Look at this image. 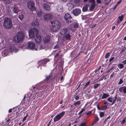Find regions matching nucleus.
Masks as SVG:
<instances>
[{
    "mask_svg": "<svg viewBox=\"0 0 126 126\" xmlns=\"http://www.w3.org/2000/svg\"><path fill=\"white\" fill-rule=\"evenodd\" d=\"M38 32V29L36 28H33L31 29L29 32V37L31 38H33L36 36V37L35 39V41L37 43L40 42L42 39L41 36L39 35H37Z\"/></svg>",
    "mask_w": 126,
    "mask_h": 126,
    "instance_id": "nucleus-1",
    "label": "nucleus"
},
{
    "mask_svg": "<svg viewBox=\"0 0 126 126\" xmlns=\"http://www.w3.org/2000/svg\"><path fill=\"white\" fill-rule=\"evenodd\" d=\"M51 24L49 26V28L51 32L56 31L60 28L61 23L57 20H52L50 21Z\"/></svg>",
    "mask_w": 126,
    "mask_h": 126,
    "instance_id": "nucleus-2",
    "label": "nucleus"
},
{
    "mask_svg": "<svg viewBox=\"0 0 126 126\" xmlns=\"http://www.w3.org/2000/svg\"><path fill=\"white\" fill-rule=\"evenodd\" d=\"M16 37H14V40L16 43H19L21 41L24 39V35L23 32H18L16 35Z\"/></svg>",
    "mask_w": 126,
    "mask_h": 126,
    "instance_id": "nucleus-3",
    "label": "nucleus"
},
{
    "mask_svg": "<svg viewBox=\"0 0 126 126\" xmlns=\"http://www.w3.org/2000/svg\"><path fill=\"white\" fill-rule=\"evenodd\" d=\"M3 25L7 29H10L12 26L11 20L9 18H6L4 19L3 22Z\"/></svg>",
    "mask_w": 126,
    "mask_h": 126,
    "instance_id": "nucleus-4",
    "label": "nucleus"
},
{
    "mask_svg": "<svg viewBox=\"0 0 126 126\" xmlns=\"http://www.w3.org/2000/svg\"><path fill=\"white\" fill-rule=\"evenodd\" d=\"M35 45L34 43L31 42H29L28 43L27 47L26 48V49L37 51V49L35 48Z\"/></svg>",
    "mask_w": 126,
    "mask_h": 126,
    "instance_id": "nucleus-5",
    "label": "nucleus"
},
{
    "mask_svg": "<svg viewBox=\"0 0 126 126\" xmlns=\"http://www.w3.org/2000/svg\"><path fill=\"white\" fill-rule=\"evenodd\" d=\"M65 113L64 111H63L61 113L56 115L54 118V121L56 122L61 119L64 115Z\"/></svg>",
    "mask_w": 126,
    "mask_h": 126,
    "instance_id": "nucleus-6",
    "label": "nucleus"
},
{
    "mask_svg": "<svg viewBox=\"0 0 126 126\" xmlns=\"http://www.w3.org/2000/svg\"><path fill=\"white\" fill-rule=\"evenodd\" d=\"M64 17L65 20L68 23H70L72 20V18L70 15L68 13L66 14L65 15Z\"/></svg>",
    "mask_w": 126,
    "mask_h": 126,
    "instance_id": "nucleus-7",
    "label": "nucleus"
},
{
    "mask_svg": "<svg viewBox=\"0 0 126 126\" xmlns=\"http://www.w3.org/2000/svg\"><path fill=\"white\" fill-rule=\"evenodd\" d=\"M42 37L43 42L44 43L47 44L50 42L51 39L49 36L45 35L44 36H43Z\"/></svg>",
    "mask_w": 126,
    "mask_h": 126,
    "instance_id": "nucleus-8",
    "label": "nucleus"
},
{
    "mask_svg": "<svg viewBox=\"0 0 126 126\" xmlns=\"http://www.w3.org/2000/svg\"><path fill=\"white\" fill-rule=\"evenodd\" d=\"M27 5L28 8L31 10L33 11L35 10L34 4L33 1H29Z\"/></svg>",
    "mask_w": 126,
    "mask_h": 126,
    "instance_id": "nucleus-9",
    "label": "nucleus"
},
{
    "mask_svg": "<svg viewBox=\"0 0 126 126\" xmlns=\"http://www.w3.org/2000/svg\"><path fill=\"white\" fill-rule=\"evenodd\" d=\"M49 59H45L38 62V64L39 65H42L43 66H44L47 62H49Z\"/></svg>",
    "mask_w": 126,
    "mask_h": 126,
    "instance_id": "nucleus-10",
    "label": "nucleus"
},
{
    "mask_svg": "<svg viewBox=\"0 0 126 126\" xmlns=\"http://www.w3.org/2000/svg\"><path fill=\"white\" fill-rule=\"evenodd\" d=\"M81 13V10L79 8H76L72 11L73 14L76 16H78Z\"/></svg>",
    "mask_w": 126,
    "mask_h": 126,
    "instance_id": "nucleus-11",
    "label": "nucleus"
},
{
    "mask_svg": "<svg viewBox=\"0 0 126 126\" xmlns=\"http://www.w3.org/2000/svg\"><path fill=\"white\" fill-rule=\"evenodd\" d=\"M53 17V15L51 13H49L46 14L44 16V19L47 20L52 19Z\"/></svg>",
    "mask_w": 126,
    "mask_h": 126,
    "instance_id": "nucleus-12",
    "label": "nucleus"
},
{
    "mask_svg": "<svg viewBox=\"0 0 126 126\" xmlns=\"http://www.w3.org/2000/svg\"><path fill=\"white\" fill-rule=\"evenodd\" d=\"M70 32V31L67 29L64 28L60 32V33L62 35L65 34L67 33Z\"/></svg>",
    "mask_w": 126,
    "mask_h": 126,
    "instance_id": "nucleus-13",
    "label": "nucleus"
},
{
    "mask_svg": "<svg viewBox=\"0 0 126 126\" xmlns=\"http://www.w3.org/2000/svg\"><path fill=\"white\" fill-rule=\"evenodd\" d=\"M65 40H69L71 39V35H70V32L66 34L64 37Z\"/></svg>",
    "mask_w": 126,
    "mask_h": 126,
    "instance_id": "nucleus-14",
    "label": "nucleus"
},
{
    "mask_svg": "<svg viewBox=\"0 0 126 126\" xmlns=\"http://www.w3.org/2000/svg\"><path fill=\"white\" fill-rule=\"evenodd\" d=\"M10 51L11 52L14 51L16 52L18 51V49L17 47L13 46L10 47Z\"/></svg>",
    "mask_w": 126,
    "mask_h": 126,
    "instance_id": "nucleus-15",
    "label": "nucleus"
},
{
    "mask_svg": "<svg viewBox=\"0 0 126 126\" xmlns=\"http://www.w3.org/2000/svg\"><path fill=\"white\" fill-rule=\"evenodd\" d=\"M119 91L120 93H123L124 94H126V87H120L119 88Z\"/></svg>",
    "mask_w": 126,
    "mask_h": 126,
    "instance_id": "nucleus-16",
    "label": "nucleus"
},
{
    "mask_svg": "<svg viewBox=\"0 0 126 126\" xmlns=\"http://www.w3.org/2000/svg\"><path fill=\"white\" fill-rule=\"evenodd\" d=\"M66 5L68 7V9L69 11L71 10L74 7V4L71 3H67Z\"/></svg>",
    "mask_w": 126,
    "mask_h": 126,
    "instance_id": "nucleus-17",
    "label": "nucleus"
},
{
    "mask_svg": "<svg viewBox=\"0 0 126 126\" xmlns=\"http://www.w3.org/2000/svg\"><path fill=\"white\" fill-rule=\"evenodd\" d=\"M20 11L18 7L16 6V5H15L14 7H13V11L14 13H17Z\"/></svg>",
    "mask_w": 126,
    "mask_h": 126,
    "instance_id": "nucleus-18",
    "label": "nucleus"
},
{
    "mask_svg": "<svg viewBox=\"0 0 126 126\" xmlns=\"http://www.w3.org/2000/svg\"><path fill=\"white\" fill-rule=\"evenodd\" d=\"M44 8L47 11H49L51 9V7L47 3H45L43 4Z\"/></svg>",
    "mask_w": 126,
    "mask_h": 126,
    "instance_id": "nucleus-19",
    "label": "nucleus"
},
{
    "mask_svg": "<svg viewBox=\"0 0 126 126\" xmlns=\"http://www.w3.org/2000/svg\"><path fill=\"white\" fill-rule=\"evenodd\" d=\"M38 21V20L36 19L35 21L32 22V25L35 27H38L39 25V22Z\"/></svg>",
    "mask_w": 126,
    "mask_h": 126,
    "instance_id": "nucleus-20",
    "label": "nucleus"
},
{
    "mask_svg": "<svg viewBox=\"0 0 126 126\" xmlns=\"http://www.w3.org/2000/svg\"><path fill=\"white\" fill-rule=\"evenodd\" d=\"M63 10V7L61 5H58L57 8V10L58 11L62 12Z\"/></svg>",
    "mask_w": 126,
    "mask_h": 126,
    "instance_id": "nucleus-21",
    "label": "nucleus"
},
{
    "mask_svg": "<svg viewBox=\"0 0 126 126\" xmlns=\"http://www.w3.org/2000/svg\"><path fill=\"white\" fill-rule=\"evenodd\" d=\"M7 10L9 14L12 15L13 13L12 11H13V7H8L7 9Z\"/></svg>",
    "mask_w": 126,
    "mask_h": 126,
    "instance_id": "nucleus-22",
    "label": "nucleus"
},
{
    "mask_svg": "<svg viewBox=\"0 0 126 126\" xmlns=\"http://www.w3.org/2000/svg\"><path fill=\"white\" fill-rule=\"evenodd\" d=\"M96 5V4L95 3L91 4L90 6L89 7L90 10V11H92L94 9Z\"/></svg>",
    "mask_w": 126,
    "mask_h": 126,
    "instance_id": "nucleus-23",
    "label": "nucleus"
},
{
    "mask_svg": "<svg viewBox=\"0 0 126 126\" xmlns=\"http://www.w3.org/2000/svg\"><path fill=\"white\" fill-rule=\"evenodd\" d=\"M110 95L108 93L106 94L105 93H103V95L102 97V99H104L107 98Z\"/></svg>",
    "mask_w": 126,
    "mask_h": 126,
    "instance_id": "nucleus-24",
    "label": "nucleus"
},
{
    "mask_svg": "<svg viewBox=\"0 0 126 126\" xmlns=\"http://www.w3.org/2000/svg\"><path fill=\"white\" fill-rule=\"evenodd\" d=\"M117 98V95H116L114 98H112V102L111 103V105H113L115 103Z\"/></svg>",
    "mask_w": 126,
    "mask_h": 126,
    "instance_id": "nucleus-25",
    "label": "nucleus"
},
{
    "mask_svg": "<svg viewBox=\"0 0 126 126\" xmlns=\"http://www.w3.org/2000/svg\"><path fill=\"white\" fill-rule=\"evenodd\" d=\"M42 11L40 10L38 11V12L37 13V16L38 17H40L42 15Z\"/></svg>",
    "mask_w": 126,
    "mask_h": 126,
    "instance_id": "nucleus-26",
    "label": "nucleus"
},
{
    "mask_svg": "<svg viewBox=\"0 0 126 126\" xmlns=\"http://www.w3.org/2000/svg\"><path fill=\"white\" fill-rule=\"evenodd\" d=\"M81 104V102L80 101H78L74 103V105L76 106H79Z\"/></svg>",
    "mask_w": 126,
    "mask_h": 126,
    "instance_id": "nucleus-27",
    "label": "nucleus"
},
{
    "mask_svg": "<svg viewBox=\"0 0 126 126\" xmlns=\"http://www.w3.org/2000/svg\"><path fill=\"white\" fill-rule=\"evenodd\" d=\"M124 18V15H122L121 16H119L118 17V19L121 22L123 21Z\"/></svg>",
    "mask_w": 126,
    "mask_h": 126,
    "instance_id": "nucleus-28",
    "label": "nucleus"
},
{
    "mask_svg": "<svg viewBox=\"0 0 126 126\" xmlns=\"http://www.w3.org/2000/svg\"><path fill=\"white\" fill-rule=\"evenodd\" d=\"M90 81H89L88 82H87L84 85V86L83 87V89H85L86 87L88 86L90 84Z\"/></svg>",
    "mask_w": 126,
    "mask_h": 126,
    "instance_id": "nucleus-29",
    "label": "nucleus"
},
{
    "mask_svg": "<svg viewBox=\"0 0 126 126\" xmlns=\"http://www.w3.org/2000/svg\"><path fill=\"white\" fill-rule=\"evenodd\" d=\"M24 18V16L22 14L20 15L19 16V18L20 20H22Z\"/></svg>",
    "mask_w": 126,
    "mask_h": 126,
    "instance_id": "nucleus-30",
    "label": "nucleus"
},
{
    "mask_svg": "<svg viewBox=\"0 0 126 126\" xmlns=\"http://www.w3.org/2000/svg\"><path fill=\"white\" fill-rule=\"evenodd\" d=\"M86 109L85 108H83L81 109V110L78 113L79 115H80Z\"/></svg>",
    "mask_w": 126,
    "mask_h": 126,
    "instance_id": "nucleus-31",
    "label": "nucleus"
},
{
    "mask_svg": "<svg viewBox=\"0 0 126 126\" xmlns=\"http://www.w3.org/2000/svg\"><path fill=\"white\" fill-rule=\"evenodd\" d=\"M100 84H97L96 83L94 85V88L95 89L96 88H97L99 86H100Z\"/></svg>",
    "mask_w": 126,
    "mask_h": 126,
    "instance_id": "nucleus-32",
    "label": "nucleus"
},
{
    "mask_svg": "<svg viewBox=\"0 0 126 126\" xmlns=\"http://www.w3.org/2000/svg\"><path fill=\"white\" fill-rule=\"evenodd\" d=\"M118 67L120 69L122 68L123 67L124 65L122 63L119 64L117 65Z\"/></svg>",
    "mask_w": 126,
    "mask_h": 126,
    "instance_id": "nucleus-33",
    "label": "nucleus"
},
{
    "mask_svg": "<svg viewBox=\"0 0 126 126\" xmlns=\"http://www.w3.org/2000/svg\"><path fill=\"white\" fill-rule=\"evenodd\" d=\"M79 26V24L78 23H76L74 25V27L75 28H78Z\"/></svg>",
    "mask_w": 126,
    "mask_h": 126,
    "instance_id": "nucleus-34",
    "label": "nucleus"
},
{
    "mask_svg": "<svg viewBox=\"0 0 126 126\" xmlns=\"http://www.w3.org/2000/svg\"><path fill=\"white\" fill-rule=\"evenodd\" d=\"M122 1V0H120L119 2H118L116 5L114 6V9L116 8V7L117 6L119 5V4Z\"/></svg>",
    "mask_w": 126,
    "mask_h": 126,
    "instance_id": "nucleus-35",
    "label": "nucleus"
},
{
    "mask_svg": "<svg viewBox=\"0 0 126 126\" xmlns=\"http://www.w3.org/2000/svg\"><path fill=\"white\" fill-rule=\"evenodd\" d=\"M108 105H104L102 107L101 110H103L106 109L107 108Z\"/></svg>",
    "mask_w": 126,
    "mask_h": 126,
    "instance_id": "nucleus-36",
    "label": "nucleus"
},
{
    "mask_svg": "<svg viewBox=\"0 0 126 126\" xmlns=\"http://www.w3.org/2000/svg\"><path fill=\"white\" fill-rule=\"evenodd\" d=\"M107 100L110 102H112V98L110 97H109L107 99Z\"/></svg>",
    "mask_w": 126,
    "mask_h": 126,
    "instance_id": "nucleus-37",
    "label": "nucleus"
},
{
    "mask_svg": "<svg viewBox=\"0 0 126 126\" xmlns=\"http://www.w3.org/2000/svg\"><path fill=\"white\" fill-rule=\"evenodd\" d=\"M104 112H101L100 113L99 115L101 118L104 115Z\"/></svg>",
    "mask_w": 126,
    "mask_h": 126,
    "instance_id": "nucleus-38",
    "label": "nucleus"
},
{
    "mask_svg": "<svg viewBox=\"0 0 126 126\" xmlns=\"http://www.w3.org/2000/svg\"><path fill=\"white\" fill-rule=\"evenodd\" d=\"M52 77L51 76V75L49 76L48 77H47L46 78V79L47 80H49V79H52Z\"/></svg>",
    "mask_w": 126,
    "mask_h": 126,
    "instance_id": "nucleus-39",
    "label": "nucleus"
},
{
    "mask_svg": "<svg viewBox=\"0 0 126 126\" xmlns=\"http://www.w3.org/2000/svg\"><path fill=\"white\" fill-rule=\"evenodd\" d=\"M106 76H104L101 78L100 79H99L98 81H100L103 80L104 79H106V78H105Z\"/></svg>",
    "mask_w": 126,
    "mask_h": 126,
    "instance_id": "nucleus-40",
    "label": "nucleus"
},
{
    "mask_svg": "<svg viewBox=\"0 0 126 126\" xmlns=\"http://www.w3.org/2000/svg\"><path fill=\"white\" fill-rule=\"evenodd\" d=\"M88 10L87 8L86 7H83L82 8V11L83 12H86Z\"/></svg>",
    "mask_w": 126,
    "mask_h": 126,
    "instance_id": "nucleus-41",
    "label": "nucleus"
},
{
    "mask_svg": "<svg viewBox=\"0 0 126 126\" xmlns=\"http://www.w3.org/2000/svg\"><path fill=\"white\" fill-rule=\"evenodd\" d=\"M92 110H91V111H89L87 112L86 113V114L87 115H90L92 114Z\"/></svg>",
    "mask_w": 126,
    "mask_h": 126,
    "instance_id": "nucleus-42",
    "label": "nucleus"
},
{
    "mask_svg": "<svg viewBox=\"0 0 126 126\" xmlns=\"http://www.w3.org/2000/svg\"><path fill=\"white\" fill-rule=\"evenodd\" d=\"M89 2L91 4L95 3V0H89Z\"/></svg>",
    "mask_w": 126,
    "mask_h": 126,
    "instance_id": "nucleus-43",
    "label": "nucleus"
},
{
    "mask_svg": "<svg viewBox=\"0 0 126 126\" xmlns=\"http://www.w3.org/2000/svg\"><path fill=\"white\" fill-rule=\"evenodd\" d=\"M110 53H106V55H105V58H108V57L110 56Z\"/></svg>",
    "mask_w": 126,
    "mask_h": 126,
    "instance_id": "nucleus-44",
    "label": "nucleus"
},
{
    "mask_svg": "<svg viewBox=\"0 0 126 126\" xmlns=\"http://www.w3.org/2000/svg\"><path fill=\"white\" fill-rule=\"evenodd\" d=\"M45 46L43 45H40L39 49L42 50L45 48Z\"/></svg>",
    "mask_w": 126,
    "mask_h": 126,
    "instance_id": "nucleus-45",
    "label": "nucleus"
},
{
    "mask_svg": "<svg viewBox=\"0 0 126 126\" xmlns=\"http://www.w3.org/2000/svg\"><path fill=\"white\" fill-rule=\"evenodd\" d=\"M126 49V48L125 47H123V48H122V49L121 50L120 52V54H122L123 52Z\"/></svg>",
    "mask_w": 126,
    "mask_h": 126,
    "instance_id": "nucleus-46",
    "label": "nucleus"
},
{
    "mask_svg": "<svg viewBox=\"0 0 126 126\" xmlns=\"http://www.w3.org/2000/svg\"><path fill=\"white\" fill-rule=\"evenodd\" d=\"M111 117L110 116H109L108 117H107L106 119H105L104 123H106V122L107 121V120L108 119H109Z\"/></svg>",
    "mask_w": 126,
    "mask_h": 126,
    "instance_id": "nucleus-47",
    "label": "nucleus"
},
{
    "mask_svg": "<svg viewBox=\"0 0 126 126\" xmlns=\"http://www.w3.org/2000/svg\"><path fill=\"white\" fill-rule=\"evenodd\" d=\"M28 116V114H27L26 115V116H25L24 117V118H23V120H22L23 122L26 119V118Z\"/></svg>",
    "mask_w": 126,
    "mask_h": 126,
    "instance_id": "nucleus-48",
    "label": "nucleus"
},
{
    "mask_svg": "<svg viewBox=\"0 0 126 126\" xmlns=\"http://www.w3.org/2000/svg\"><path fill=\"white\" fill-rule=\"evenodd\" d=\"M99 120V119L97 116H96L95 117V121L96 122L98 121Z\"/></svg>",
    "mask_w": 126,
    "mask_h": 126,
    "instance_id": "nucleus-49",
    "label": "nucleus"
},
{
    "mask_svg": "<svg viewBox=\"0 0 126 126\" xmlns=\"http://www.w3.org/2000/svg\"><path fill=\"white\" fill-rule=\"evenodd\" d=\"M80 126H86V123H81Z\"/></svg>",
    "mask_w": 126,
    "mask_h": 126,
    "instance_id": "nucleus-50",
    "label": "nucleus"
},
{
    "mask_svg": "<svg viewBox=\"0 0 126 126\" xmlns=\"http://www.w3.org/2000/svg\"><path fill=\"white\" fill-rule=\"evenodd\" d=\"M97 3L98 4H101L102 2L101 0H96Z\"/></svg>",
    "mask_w": 126,
    "mask_h": 126,
    "instance_id": "nucleus-51",
    "label": "nucleus"
},
{
    "mask_svg": "<svg viewBox=\"0 0 126 126\" xmlns=\"http://www.w3.org/2000/svg\"><path fill=\"white\" fill-rule=\"evenodd\" d=\"M6 50H5L4 51H2V54H4L5 55H5L6 54Z\"/></svg>",
    "mask_w": 126,
    "mask_h": 126,
    "instance_id": "nucleus-52",
    "label": "nucleus"
},
{
    "mask_svg": "<svg viewBox=\"0 0 126 126\" xmlns=\"http://www.w3.org/2000/svg\"><path fill=\"white\" fill-rule=\"evenodd\" d=\"M123 82V81L122 80V79H120V80L118 82V84H121Z\"/></svg>",
    "mask_w": 126,
    "mask_h": 126,
    "instance_id": "nucleus-53",
    "label": "nucleus"
},
{
    "mask_svg": "<svg viewBox=\"0 0 126 126\" xmlns=\"http://www.w3.org/2000/svg\"><path fill=\"white\" fill-rule=\"evenodd\" d=\"M121 22L118 19L117 21L116 22V24L117 25H118Z\"/></svg>",
    "mask_w": 126,
    "mask_h": 126,
    "instance_id": "nucleus-54",
    "label": "nucleus"
},
{
    "mask_svg": "<svg viewBox=\"0 0 126 126\" xmlns=\"http://www.w3.org/2000/svg\"><path fill=\"white\" fill-rule=\"evenodd\" d=\"M114 68V67H112L110 69L107 71V73L109 72L111 70Z\"/></svg>",
    "mask_w": 126,
    "mask_h": 126,
    "instance_id": "nucleus-55",
    "label": "nucleus"
},
{
    "mask_svg": "<svg viewBox=\"0 0 126 126\" xmlns=\"http://www.w3.org/2000/svg\"><path fill=\"white\" fill-rule=\"evenodd\" d=\"M125 119H124L121 122V124H123L125 123Z\"/></svg>",
    "mask_w": 126,
    "mask_h": 126,
    "instance_id": "nucleus-56",
    "label": "nucleus"
},
{
    "mask_svg": "<svg viewBox=\"0 0 126 126\" xmlns=\"http://www.w3.org/2000/svg\"><path fill=\"white\" fill-rule=\"evenodd\" d=\"M114 59V57H112V58L110 59L109 60V61L110 62L112 61V60H113Z\"/></svg>",
    "mask_w": 126,
    "mask_h": 126,
    "instance_id": "nucleus-57",
    "label": "nucleus"
},
{
    "mask_svg": "<svg viewBox=\"0 0 126 126\" xmlns=\"http://www.w3.org/2000/svg\"><path fill=\"white\" fill-rule=\"evenodd\" d=\"M79 96L78 95L76 96L75 97V99L76 100H78L79 99Z\"/></svg>",
    "mask_w": 126,
    "mask_h": 126,
    "instance_id": "nucleus-58",
    "label": "nucleus"
},
{
    "mask_svg": "<svg viewBox=\"0 0 126 126\" xmlns=\"http://www.w3.org/2000/svg\"><path fill=\"white\" fill-rule=\"evenodd\" d=\"M121 98L120 97H119V98H118V99H117V101H119V102H120L121 101Z\"/></svg>",
    "mask_w": 126,
    "mask_h": 126,
    "instance_id": "nucleus-59",
    "label": "nucleus"
},
{
    "mask_svg": "<svg viewBox=\"0 0 126 126\" xmlns=\"http://www.w3.org/2000/svg\"><path fill=\"white\" fill-rule=\"evenodd\" d=\"M80 0H75V2L76 3H78L79 2Z\"/></svg>",
    "mask_w": 126,
    "mask_h": 126,
    "instance_id": "nucleus-60",
    "label": "nucleus"
},
{
    "mask_svg": "<svg viewBox=\"0 0 126 126\" xmlns=\"http://www.w3.org/2000/svg\"><path fill=\"white\" fill-rule=\"evenodd\" d=\"M60 1L63 2H66L67 0H59Z\"/></svg>",
    "mask_w": 126,
    "mask_h": 126,
    "instance_id": "nucleus-61",
    "label": "nucleus"
},
{
    "mask_svg": "<svg viewBox=\"0 0 126 126\" xmlns=\"http://www.w3.org/2000/svg\"><path fill=\"white\" fill-rule=\"evenodd\" d=\"M122 63L124 64H125L126 63V60L122 62Z\"/></svg>",
    "mask_w": 126,
    "mask_h": 126,
    "instance_id": "nucleus-62",
    "label": "nucleus"
},
{
    "mask_svg": "<svg viewBox=\"0 0 126 126\" xmlns=\"http://www.w3.org/2000/svg\"><path fill=\"white\" fill-rule=\"evenodd\" d=\"M58 48V46L57 45H56L54 47V49H55Z\"/></svg>",
    "mask_w": 126,
    "mask_h": 126,
    "instance_id": "nucleus-63",
    "label": "nucleus"
},
{
    "mask_svg": "<svg viewBox=\"0 0 126 126\" xmlns=\"http://www.w3.org/2000/svg\"><path fill=\"white\" fill-rule=\"evenodd\" d=\"M97 109H98V110H101L102 107H99L98 106H97Z\"/></svg>",
    "mask_w": 126,
    "mask_h": 126,
    "instance_id": "nucleus-64",
    "label": "nucleus"
}]
</instances>
